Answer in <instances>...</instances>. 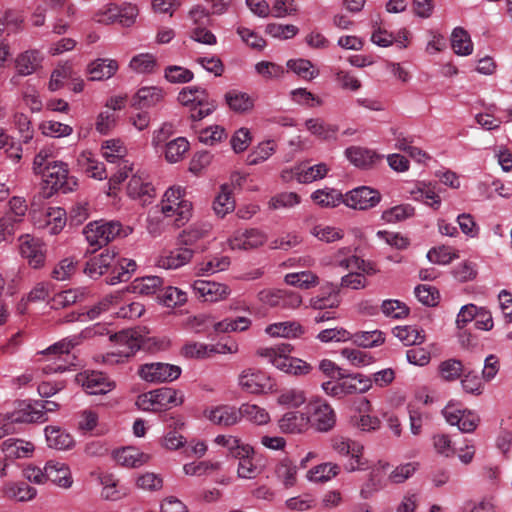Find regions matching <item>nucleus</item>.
<instances>
[{
    "label": "nucleus",
    "instance_id": "1",
    "mask_svg": "<svg viewBox=\"0 0 512 512\" xmlns=\"http://www.w3.org/2000/svg\"><path fill=\"white\" fill-rule=\"evenodd\" d=\"M184 195V188L172 186L165 191L160 203L163 215L173 218L177 226L184 225L192 216V203Z\"/></svg>",
    "mask_w": 512,
    "mask_h": 512
},
{
    "label": "nucleus",
    "instance_id": "2",
    "mask_svg": "<svg viewBox=\"0 0 512 512\" xmlns=\"http://www.w3.org/2000/svg\"><path fill=\"white\" fill-rule=\"evenodd\" d=\"M321 387L328 396L342 398L347 395L362 394L369 391L372 388V380L360 373L342 374L337 381L323 382Z\"/></svg>",
    "mask_w": 512,
    "mask_h": 512
},
{
    "label": "nucleus",
    "instance_id": "3",
    "mask_svg": "<svg viewBox=\"0 0 512 512\" xmlns=\"http://www.w3.org/2000/svg\"><path fill=\"white\" fill-rule=\"evenodd\" d=\"M115 341V348L106 354L97 357L101 362L107 365H117L125 363L141 347L138 335L133 331H122L111 337Z\"/></svg>",
    "mask_w": 512,
    "mask_h": 512
},
{
    "label": "nucleus",
    "instance_id": "4",
    "mask_svg": "<svg viewBox=\"0 0 512 512\" xmlns=\"http://www.w3.org/2000/svg\"><path fill=\"white\" fill-rule=\"evenodd\" d=\"M178 101L190 109L193 121H200L211 114L216 105L205 89L200 87H186L178 94Z\"/></svg>",
    "mask_w": 512,
    "mask_h": 512
},
{
    "label": "nucleus",
    "instance_id": "5",
    "mask_svg": "<svg viewBox=\"0 0 512 512\" xmlns=\"http://www.w3.org/2000/svg\"><path fill=\"white\" fill-rule=\"evenodd\" d=\"M309 420V428L318 432H328L336 424V413L331 405L324 399L313 398L304 407Z\"/></svg>",
    "mask_w": 512,
    "mask_h": 512
},
{
    "label": "nucleus",
    "instance_id": "6",
    "mask_svg": "<svg viewBox=\"0 0 512 512\" xmlns=\"http://www.w3.org/2000/svg\"><path fill=\"white\" fill-rule=\"evenodd\" d=\"M183 403V395L170 387H161L137 397L136 405L143 411H157L168 406H178Z\"/></svg>",
    "mask_w": 512,
    "mask_h": 512
},
{
    "label": "nucleus",
    "instance_id": "7",
    "mask_svg": "<svg viewBox=\"0 0 512 512\" xmlns=\"http://www.w3.org/2000/svg\"><path fill=\"white\" fill-rule=\"evenodd\" d=\"M123 232L118 221L96 220L88 223L83 234L90 246L101 248L120 236Z\"/></svg>",
    "mask_w": 512,
    "mask_h": 512
},
{
    "label": "nucleus",
    "instance_id": "8",
    "mask_svg": "<svg viewBox=\"0 0 512 512\" xmlns=\"http://www.w3.org/2000/svg\"><path fill=\"white\" fill-rule=\"evenodd\" d=\"M138 16V8L132 4L117 5L108 3L102 6L95 14L94 20L100 24L119 23L122 26L129 27L134 24Z\"/></svg>",
    "mask_w": 512,
    "mask_h": 512
},
{
    "label": "nucleus",
    "instance_id": "9",
    "mask_svg": "<svg viewBox=\"0 0 512 512\" xmlns=\"http://www.w3.org/2000/svg\"><path fill=\"white\" fill-rule=\"evenodd\" d=\"M40 176L45 184L50 187L51 192L69 193L78 186L77 179L69 175L68 165L63 161L52 163V166L46 167V171Z\"/></svg>",
    "mask_w": 512,
    "mask_h": 512
},
{
    "label": "nucleus",
    "instance_id": "10",
    "mask_svg": "<svg viewBox=\"0 0 512 512\" xmlns=\"http://www.w3.org/2000/svg\"><path fill=\"white\" fill-rule=\"evenodd\" d=\"M181 368L177 365L163 362L145 363L138 368V376L147 383L158 384L172 382L181 375Z\"/></svg>",
    "mask_w": 512,
    "mask_h": 512
},
{
    "label": "nucleus",
    "instance_id": "11",
    "mask_svg": "<svg viewBox=\"0 0 512 512\" xmlns=\"http://www.w3.org/2000/svg\"><path fill=\"white\" fill-rule=\"evenodd\" d=\"M442 415L446 421L464 433L473 432L478 424L479 417L473 411L463 409L458 402L450 401L442 410Z\"/></svg>",
    "mask_w": 512,
    "mask_h": 512
},
{
    "label": "nucleus",
    "instance_id": "12",
    "mask_svg": "<svg viewBox=\"0 0 512 512\" xmlns=\"http://www.w3.org/2000/svg\"><path fill=\"white\" fill-rule=\"evenodd\" d=\"M238 385L249 394H264L273 390L270 376L255 368L243 369L238 376Z\"/></svg>",
    "mask_w": 512,
    "mask_h": 512
},
{
    "label": "nucleus",
    "instance_id": "13",
    "mask_svg": "<svg viewBox=\"0 0 512 512\" xmlns=\"http://www.w3.org/2000/svg\"><path fill=\"white\" fill-rule=\"evenodd\" d=\"M81 343V336H72L70 338H65L60 340L59 342L49 346L47 349L41 351L40 353L47 357V360H54L53 364L43 366V372L46 374L57 373L65 371V366L61 361V357L64 354H68L72 348L79 345Z\"/></svg>",
    "mask_w": 512,
    "mask_h": 512
},
{
    "label": "nucleus",
    "instance_id": "14",
    "mask_svg": "<svg viewBox=\"0 0 512 512\" xmlns=\"http://www.w3.org/2000/svg\"><path fill=\"white\" fill-rule=\"evenodd\" d=\"M32 221L37 229L57 235L66 225V212L60 207H49L44 211H33Z\"/></svg>",
    "mask_w": 512,
    "mask_h": 512
},
{
    "label": "nucleus",
    "instance_id": "15",
    "mask_svg": "<svg viewBox=\"0 0 512 512\" xmlns=\"http://www.w3.org/2000/svg\"><path fill=\"white\" fill-rule=\"evenodd\" d=\"M267 241V235L260 229L250 228L237 230L227 240L231 250L249 251L263 246Z\"/></svg>",
    "mask_w": 512,
    "mask_h": 512
},
{
    "label": "nucleus",
    "instance_id": "16",
    "mask_svg": "<svg viewBox=\"0 0 512 512\" xmlns=\"http://www.w3.org/2000/svg\"><path fill=\"white\" fill-rule=\"evenodd\" d=\"M380 193L368 186H360L344 194V204L355 210L371 209L379 204Z\"/></svg>",
    "mask_w": 512,
    "mask_h": 512
},
{
    "label": "nucleus",
    "instance_id": "17",
    "mask_svg": "<svg viewBox=\"0 0 512 512\" xmlns=\"http://www.w3.org/2000/svg\"><path fill=\"white\" fill-rule=\"evenodd\" d=\"M76 382L91 395L106 394L112 391L115 383L103 373L97 371H85L77 374Z\"/></svg>",
    "mask_w": 512,
    "mask_h": 512
},
{
    "label": "nucleus",
    "instance_id": "18",
    "mask_svg": "<svg viewBox=\"0 0 512 512\" xmlns=\"http://www.w3.org/2000/svg\"><path fill=\"white\" fill-rule=\"evenodd\" d=\"M328 172L329 167L325 163H319L313 166L299 164L292 168L290 171H283L282 178L285 181H289L295 178L297 182L307 184L323 179L328 174Z\"/></svg>",
    "mask_w": 512,
    "mask_h": 512
},
{
    "label": "nucleus",
    "instance_id": "19",
    "mask_svg": "<svg viewBox=\"0 0 512 512\" xmlns=\"http://www.w3.org/2000/svg\"><path fill=\"white\" fill-rule=\"evenodd\" d=\"M20 254L25 258L30 267L39 269L44 266L46 251L44 244L37 238L25 235L20 238Z\"/></svg>",
    "mask_w": 512,
    "mask_h": 512
},
{
    "label": "nucleus",
    "instance_id": "20",
    "mask_svg": "<svg viewBox=\"0 0 512 512\" xmlns=\"http://www.w3.org/2000/svg\"><path fill=\"white\" fill-rule=\"evenodd\" d=\"M193 250L187 247H177L163 250L156 258L155 265L166 270H175L188 264L193 258Z\"/></svg>",
    "mask_w": 512,
    "mask_h": 512
},
{
    "label": "nucleus",
    "instance_id": "21",
    "mask_svg": "<svg viewBox=\"0 0 512 512\" xmlns=\"http://www.w3.org/2000/svg\"><path fill=\"white\" fill-rule=\"evenodd\" d=\"M204 415L213 424L222 427L234 426L241 421L240 407L232 405H218L207 408Z\"/></svg>",
    "mask_w": 512,
    "mask_h": 512
},
{
    "label": "nucleus",
    "instance_id": "22",
    "mask_svg": "<svg viewBox=\"0 0 512 512\" xmlns=\"http://www.w3.org/2000/svg\"><path fill=\"white\" fill-rule=\"evenodd\" d=\"M194 292L205 302H217L226 299L230 294V289L226 284L196 280L192 284Z\"/></svg>",
    "mask_w": 512,
    "mask_h": 512
},
{
    "label": "nucleus",
    "instance_id": "23",
    "mask_svg": "<svg viewBox=\"0 0 512 512\" xmlns=\"http://www.w3.org/2000/svg\"><path fill=\"white\" fill-rule=\"evenodd\" d=\"M278 428L284 434L299 435L307 432L310 428L305 410L284 413L278 420Z\"/></svg>",
    "mask_w": 512,
    "mask_h": 512
},
{
    "label": "nucleus",
    "instance_id": "24",
    "mask_svg": "<svg viewBox=\"0 0 512 512\" xmlns=\"http://www.w3.org/2000/svg\"><path fill=\"white\" fill-rule=\"evenodd\" d=\"M127 194L132 199H140L146 202L154 195V188L149 175L145 171L137 170L127 184Z\"/></svg>",
    "mask_w": 512,
    "mask_h": 512
},
{
    "label": "nucleus",
    "instance_id": "25",
    "mask_svg": "<svg viewBox=\"0 0 512 512\" xmlns=\"http://www.w3.org/2000/svg\"><path fill=\"white\" fill-rule=\"evenodd\" d=\"M116 261L117 253L113 250H105L101 254L90 258L84 271L91 278H97L108 271H111V275H113Z\"/></svg>",
    "mask_w": 512,
    "mask_h": 512
},
{
    "label": "nucleus",
    "instance_id": "26",
    "mask_svg": "<svg viewBox=\"0 0 512 512\" xmlns=\"http://www.w3.org/2000/svg\"><path fill=\"white\" fill-rule=\"evenodd\" d=\"M43 54L37 49H29L19 53L14 60L17 75L29 76L42 68Z\"/></svg>",
    "mask_w": 512,
    "mask_h": 512
},
{
    "label": "nucleus",
    "instance_id": "27",
    "mask_svg": "<svg viewBox=\"0 0 512 512\" xmlns=\"http://www.w3.org/2000/svg\"><path fill=\"white\" fill-rule=\"evenodd\" d=\"M50 481L54 485L69 489L73 485V477L70 467L60 461L49 460L46 462V483Z\"/></svg>",
    "mask_w": 512,
    "mask_h": 512
},
{
    "label": "nucleus",
    "instance_id": "28",
    "mask_svg": "<svg viewBox=\"0 0 512 512\" xmlns=\"http://www.w3.org/2000/svg\"><path fill=\"white\" fill-rule=\"evenodd\" d=\"M349 248H341L334 256L335 264L343 269L373 274L374 268L370 263H366L363 259L356 255H349Z\"/></svg>",
    "mask_w": 512,
    "mask_h": 512
},
{
    "label": "nucleus",
    "instance_id": "29",
    "mask_svg": "<svg viewBox=\"0 0 512 512\" xmlns=\"http://www.w3.org/2000/svg\"><path fill=\"white\" fill-rule=\"evenodd\" d=\"M77 166L88 177L96 180H103L107 178L105 166L100 162L92 152L82 151L76 159Z\"/></svg>",
    "mask_w": 512,
    "mask_h": 512
},
{
    "label": "nucleus",
    "instance_id": "30",
    "mask_svg": "<svg viewBox=\"0 0 512 512\" xmlns=\"http://www.w3.org/2000/svg\"><path fill=\"white\" fill-rule=\"evenodd\" d=\"M291 352V345L282 343L272 347H260L256 350V355L281 371L284 361H287V356Z\"/></svg>",
    "mask_w": 512,
    "mask_h": 512
},
{
    "label": "nucleus",
    "instance_id": "31",
    "mask_svg": "<svg viewBox=\"0 0 512 512\" xmlns=\"http://www.w3.org/2000/svg\"><path fill=\"white\" fill-rule=\"evenodd\" d=\"M114 460L121 466L137 468L149 461V455L134 447H124L113 452Z\"/></svg>",
    "mask_w": 512,
    "mask_h": 512
},
{
    "label": "nucleus",
    "instance_id": "32",
    "mask_svg": "<svg viewBox=\"0 0 512 512\" xmlns=\"http://www.w3.org/2000/svg\"><path fill=\"white\" fill-rule=\"evenodd\" d=\"M304 332V327L297 321L275 322L265 328V333L272 338H298Z\"/></svg>",
    "mask_w": 512,
    "mask_h": 512
},
{
    "label": "nucleus",
    "instance_id": "33",
    "mask_svg": "<svg viewBox=\"0 0 512 512\" xmlns=\"http://www.w3.org/2000/svg\"><path fill=\"white\" fill-rule=\"evenodd\" d=\"M118 63L113 59L99 58L87 66L90 80L101 81L111 78L118 70Z\"/></svg>",
    "mask_w": 512,
    "mask_h": 512
},
{
    "label": "nucleus",
    "instance_id": "34",
    "mask_svg": "<svg viewBox=\"0 0 512 512\" xmlns=\"http://www.w3.org/2000/svg\"><path fill=\"white\" fill-rule=\"evenodd\" d=\"M345 155L354 166L361 169L371 168L379 160L374 151L357 146L347 148Z\"/></svg>",
    "mask_w": 512,
    "mask_h": 512
},
{
    "label": "nucleus",
    "instance_id": "35",
    "mask_svg": "<svg viewBox=\"0 0 512 512\" xmlns=\"http://www.w3.org/2000/svg\"><path fill=\"white\" fill-rule=\"evenodd\" d=\"M297 465L285 457L277 462L274 468V476L286 488L293 487L297 482Z\"/></svg>",
    "mask_w": 512,
    "mask_h": 512
},
{
    "label": "nucleus",
    "instance_id": "36",
    "mask_svg": "<svg viewBox=\"0 0 512 512\" xmlns=\"http://www.w3.org/2000/svg\"><path fill=\"white\" fill-rule=\"evenodd\" d=\"M124 292L117 291L102 298L96 305L91 307L86 316L88 320L98 318L104 312H115L117 307L122 303Z\"/></svg>",
    "mask_w": 512,
    "mask_h": 512
},
{
    "label": "nucleus",
    "instance_id": "37",
    "mask_svg": "<svg viewBox=\"0 0 512 512\" xmlns=\"http://www.w3.org/2000/svg\"><path fill=\"white\" fill-rule=\"evenodd\" d=\"M45 437L48 446L57 450L70 449L74 443L71 435L58 426H47Z\"/></svg>",
    "mask_w": 512,
    "mask_h": 512
},
{
    "label": "nucleus",
    "instance_id": "38",
    "mask_svg": "<svg viewBox=\"0 0 512 512\" xmlns=\"http://www.w3.org/2000/svg\"><path fill=\"white\" fill-rule=\"evenodd\" d=\"M313 202L322 208H334L344 203V195L337 189H318L311 194Z\"/></svg>",
    "mask_w": 512,
    "mask_h": 512
},
{
    "label": "nucleus",
    "instance_id": "39",
    "mask_svg": "<svg viewBox=\"0 0 512 512\" xmlns=\"http://www.w3.org/2000/svg\"><path fill=\"white\" fill-rule=\"evenodd\" d=\"M2 450L9 458H27L34 451V445L22 439L9 438L2 443Z\"/></svg>",
    "mask_w": 512,
    "mask_h": 512
},
{
    "label": "nucleus",
    "instance_id": "40",
    "mask_svg": "<svg viewBox=\"0 0 512 512\" xmlns=\"http://www.w3.org/2000/svg\"><path fill=\"white\" fill-rule=\"evenodd\" d=\"M451 48L458 56H468L473 53V42L469 33L462 27H456L451 33Z\"/></svg>",
    "mask_w": 512,
    "mask_h": 512
},
{
    "label": "nucleus",
    "instance_id": "41",
    "mask_svg": "<svg viewBox=\"0 0 512 512\" xmlns=\"http://www.w3.org/2000/svg\"><path fill=\"white\" fill-rule=\"evenodd\" d=\"M392 333L405 346L420 345L426 338L424 330L413 325L397 326Z\"/></svg>",
    "mask_w": 512,
    "mask_h": 512
},
{
    "label": "nucleus",
    "instance_id": "42",
    "mask_svg": "<svg viewBox=\"0 0 512 512\" xmlns=\"http://www.w3.org/2000/svg\"><path fill=\"white\" fill-rule=\"evenodd\" d=\"M340 473V467L336 463L325 462L314 466L307 471L306 478L310 482L323 483L328 482Z\"/></svg>",
    "mask_w": 512,
    "mask_h": 512
},
{
    "label": "nucleus",
    "instance_id": "43",
    "mask_svg": "<svg viewBox=\"0 0 512 512\" xmlns=\"http://www.w3.org/2000/svg\"><path fill=\"white\" fill-rule=\"evenodd\" d=\"M184 422L177 420L169 425V430L161 439V446L167 450L175 451L185 446L187 439L179 432Z\"/></svg>",
    "mask_w": 512,
    "mask_h": 512
},
{
    "label": "nucleus",
    "instance_id": "44",
    "mask_svg": "<svg viewBox=\"0 0 512 512\" xmlns=\"http://www.w3.org/2000/svg\"><path fill=\"white\" fill-rule=\"evenodd\" d=\"M242 418L258 426L267 425L271 421L270 414L265 408L252 403L240 406V420Z\"/></svg>",
    "mask_w": 512,
    "mask_h": 512
},
{
    "label": "nucleus",
    "instance_id": "45",
    "mask_svg": "<svg viewBox=\"0 0 512 512\" xmlns=\"http://www.w3.org/2000/svg\"><path fill=\"white\" fill-rule=\"evenodd\" d=\"M235 209V201L232 197V189L229 185L224 184L220 188L219 194L213 202V210L215 214L223 218Z\"/></svg>",
    "mask_w": 512,
    "mask_h": 512
},
{
    "label": "nucleus",
    "instance_id": "46",
    "mask_svg": "<svg viewBox=\"0 0 512 512\" xmlns=\"http://www.w3.org/2000/svg\"><path fill=\"white\" fill-rule=\"evenodd\" d=\"M287 285L308 290L319 284V277L310 270L288 273L284 277Z\"/></svg>",
    "mask_w": 512,
    "mask_h": 512
},
{
    "label": "nucleus",
    "instance_id": "47",
    "mask_svg": "<svg viewBox=\"0 0 512 512\" xmlns=\"http://www.w3.org/2000/svg\"><path fill=\"white\" fill-rule=\"evenodd\" d=\"M307 396L304 390L299 388H284L279 391L276 403L286 408H298L305 404Z\"/></svg>",
    "mask_w": 512,
    "mask_h": 512
},
{
    "label": "nucleus",
    "instance_id": "48",
    "mask_svg": "<svg viewBox=\"0 0 512 512\" xmlns=\"http://www.w3.org/2000/svg\"><path fill=\"white\" fill-rule=\"evenodd\" d=\"M58 151L54 146L42 147L34 157L32 170L35 175H41L46 171V167L52 166L56 163Z\"/></svg>",
    "mask_w": 512,
    "mask_h": 512
},
{
    "label": "nucleus",
    "instance_id": "49",
    "mask_svg": "<svg viewBox=\"0 0 512 512\" xmlns=\"http://www.w3.org/2000/svg\"><path fill=\"white\" fill-rule=\"evenodd\" d=\"M137 264L132 259L120 257L117 254V261L113 270V275L109 278L108 284L115 285L120 282H126L131 274L136 270Z\"/></svg>",
    "mask_w": 512,
    "mask_h": 512
},
{
    "label": "nucleus",
    "instance_id": "50",
    "mask_svg": "<svg viewBox=\"0 0 512 512\" xmlns=\"http://www.w3.org/2000/svg\"><path fill=\"white\" fill-rule=\"evenodd\" d=\"M164 97L163 90L159 87H143L134 97V105L139 108H149L157 105Z\"/></svg>",
    "mask_w": 512,
    "mask_h": 512
},
{
    "label": "nucleus",
    "instance_id": "51",
    "mask_svg": "<svg viewBox=\"0 0 512 512\" xmlns=\"http://www.w3.org/2000/svg\"><path fill=\"white\" fill-rule=\"evenodd\" d=\"M11 422L16 423H33V422H45L47 418L44 417V412L38 410V408L31 406L30 404H23L20 408L12 413L9 417Z\"/></svg>",
    "mask_w": 512,
    "mask_h": 512
},
{
    "label": "nucleus",
    "instance_id": "52",
    "mask_svg": "<svg viewBox=\"0 0 512 512\" xmlns=\"http://www.w3.org/2000/svg\"><path fill=\"white\" fill-rule=\"evenodd\" d=\"M225 101L235 112H247L254 106V99L245 92L230 90L225 94Z\"/></svg>",
    "mask_w": 512,
    "mask_h": 512
},
{
    "label": "nucleus",
    "instance_id": "53",
    "mask_svg": "<svg viewBox=\"0 0 512 512\" xmlns=\"http://www.w3.org/2000/svg\"><path fill=\"white\" fill-rule=\"evenodd\" d=\"M395 148L407 153L414 161L421 164H425L431 159L428 153L413 145L411 137L398 136L395 140Z\"/></svg>",
    "mask_w": 512,
    "mask_h": 512
},
{
    "label": "nucleus",
    "instance_id": "54",
    "mask_svg": "<svg viewBox=\"0 0 512 512\" xmlns=\"http://www.w3.org/2000/svg\"><path fill=\"white\" fill-rule=\"evenodd\" d=\"M6 497L17 501H29L36 496V489L26 483H7L3 487Z\"/></svg>",
    "mask_w": 512,
    "mask_h": 512
},
{
    "label": "nucleus",
    "instance_id": "55",
    "mask_svg": "<svg viewBox=\"0 0 512 512\" xmlns=\"http://www.w3.org/2000/svg\"><path fill=\"white\" fill-rule=\"evenodd\" d=\"M215 444L226 448L233 457L246 454L250 451V445L244 443L240 438L234 435H217L214 439Z\"/></svg>",
    "mask_w": 512,
    "mask_h": 512
},
{
    "label": "nucleus",
    "instance_id": "56",
    "mask_svg": "<svg viewBox=\"0 0 512 512\" xmlns=\"http://www.w3.org/2000/svg\"><path fill=\"white\" fill-rule=\"evenodd\" d=\"M251 320L247 317L225 318L221 321H216L214 324V331L216 333H230V332H243L251 326Z\"/></svg>",
    "mask_w": 512,
    "mask_h": 512
},
{
    "label": "nucleus",
    "instance_id": "57",
    "mask_svg": "<svg viewBox=\"0 0 512 512\" xmlns=\"http://www.w3.org/2000/svg\"><path fill=\"white\" fill-rule=\"evenodd\" d=\"M411 195L415 200L423 201L434 209L440 207V196L436 193L435 187L430 183H420L416 189L411 191Z\"/></svg>",
    "mask_w": 512,
    "mask_h": 512
},
{
    "label": "nucleus",
    "instance_id": "58",
    "mask_svg": "<svg viewBox=\"0 0 512 512\" xmlns=\"http://www.w3.org/2000/svg\"><path fill=\"white\" fill-rule=\"evenodd\" d=\"M180 354L187 359H208L212 357V346L203 342L190 341L182 346Z\"/></svg>",
    "mask_w": 512,
    "mask_h": 512
},
{
    "label": "nucleus",
    "instance_id": "59",
    "mask_svg": "<svg viewBox=\"0 0 512 512\" xmlns=\"http://www.w3.org/2000/svg\"><path fill=\"white\" fill-rule=\"evenodd\" d=\"M351 340L358 346L372 348L382 345L385 342V336L380 330L359 331L351 334Z\"/></svg>",
    "mask_w": 512,
    "mask_h": 512
},
{
    "label": "nucleus",
    "instance_id": "60",
    "mask_svg": "<svg viewBox=\"0 0 512 512\" xmlns=\"http://www.w3.org/2000/svg\"><path fill=\"white\" fill-rule=\"evenodd\" d=\"M287 67L304 80H313L319 75V70L307 59H290Z\"/></svg>",
    "mask_w": 512,
    "mask_h": 512
},
{
    "label": "nucleus",
    "instance_id": "61",
    "mask_svg": "<svg viewBox=\"0 0 512 512\" xmlns=\"http://www.w3.org/2000/svg\"><path fill=\"white\" fill-rule=\"evenodd\" d=\"M28 206L26 200L19 196H14L8 201V207L5 212V218L13 226L23 220Z\"/></svg>",
    "mask_w": 512,
    "mask_h": 512
},
{
    "label": "nucleus",
    "instance_id": "62",
    "mask_svg": "<svg viewBox=\"0 0 512 512\" xmlns=\"http://www.w3.org/2000/svg\"><path fill=\"white\" fill-rule=\"evenodd\" d=\"M102 156L110 163H115L123 159L127 154V149L119 139H109L102 143Z\"/></svg>",
    "mask_w": 512,
    "mask_h": 512
},
{
    "label": "nucleus",
    "instance_id": "63",
    "mask_svg": "<svg viewBox=\"0 0 512 512\" xmlns=\"http://www.w3.org/2000/svg\"><path fill=\"white\" fill-rule=\"evenodd\" d=\"M189 150V142L184 137H178L165 146V159L169 163L181 161Z\"/></svg>",
    "mask_w": 512,
    "mask_h": 512
},
{
    "label": "nucleus",
    "instance_id": "64",
    "mask_svg": "<svg viewBox=\"0 0 512 512\" xmlns=\"http://www.w3.org/2000/svg\"><path fill=\"white\" fill-rule=\"evenodd\" d=\"M230 266V258L227 256L214 257L210 260L203 261L196 266V275H210L228 269Z\"/></svg>",
    "mask_w": 512,
    "mask_h": 512
}]
</instances>
